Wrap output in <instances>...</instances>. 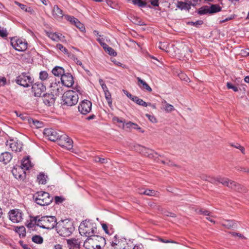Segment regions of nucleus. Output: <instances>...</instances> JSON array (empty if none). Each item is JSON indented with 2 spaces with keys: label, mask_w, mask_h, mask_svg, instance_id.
Returning <instances> with one entry per match:
<instances>
[{
  "label": "nucleus",
  "mask_w": 249,
  "mask_h": 249,
  "mask_svg": "<svg viewBox=\"0 0 249 249\" xmlns=\"http://www.w3.org/2000/svg\"><path fill=\"white\" fill-rule=\"evenodd\" d=\"M161 162L164 164H167L168 166H175L176 165L171 160H161Z\"/></svg>",
  "instance_id": "nucleus-56"
},
{
  "label": "nucleus",
  "mask_w": 249,
  "mask_h": 249,
  "mask_svg": "<svg viewBox=\"0 0 249 249\" xmlns=\"http://www.w3.org/2000/svg\"><path fill=\"white\" fill-rule=\"evenodd\" d=\"M52 73L55 76L61 77L65 73V71L62 67L56 66L53 69Z\"/></svg>",
  "instance_id": "nucleus-23"
},
{
  "label": "nucleus",
  "mask_w": 249,
  "mask_h": 249,
  "mask_svg": "<svg viewBox=\"0 0 249 249\" xmlns=\"http://www.w3.org/2000/svg\"><path fill=\"white\" fill-rule=\"evenodd\" d=\"M64 199L62 196H55L54 197V201L56 204H59L64 201Z\"/></svg>",
  "instance_id": "nucleus-53"
},
{
  "label": "nucleus",
  "mask_w": 249,
  "mask_h": 249,
  "mask_svg": "<svg viewBox=\"0 0 249 249\" xmlns=\"http://www.w3.org/2000/svg\"><path fill=\"white\" fill-rule=\"evenodd\" d=\"M227 87L228 89H232L234 91H238V88L234 86H233L231 83L228 82L227 83Z\"/></svg>",
  "instance_id": "nucleus-50"
},
{
  "label": "nucleus",
  "mask_w": 249,
  "mask_h": 249,
  "mask_svg": "<svg viewBox=\"0 0 249 249\" xmlns=\"http://www.w3.org/2000/svg\"><path fill=\"white\" fill-rule=\"evenodd\" d=\"M106 244L105 238L95 235L91 237L87 238L84 242V246L87 249H102Z\"/></svg>",
  "instance_id": "nucleus-4"
},
{
  "label": "nucleus",
  "mask_w": 249,
  "mask_h": 249,
  "mask_svg": "<svg viewBox=\"0 0 249 249\" xmlns=\"http://www.w3.org/2000/svg\"><path fill=\"white\" fill-rule=\"evenodd\" d=\"M65 18L69 21H70L72 24H74L76 20H77V18L71 16L69 15H65Z\"/></svg>",
  "instance_id": "nucleus-45"
},
{
  "label": "nucleus",
  "mask_w": 249,
  "mask_h": 249,
  "mask_svg": "<svg viewBox=\"0 0 249 249\" xmlns=\"http://www.w3.org/2000/svg\"><path fill=\"white\" fill-rule=\"evenodd\" d=\"M6 82V79L4 77H0V86H4Z\"/></svg>",
  "instance_id": "nucleus-60"
},
{
  "label": "nucleus",
  "mask_w": 249,
  "mask_h": 249,
  "mask_svg": "<svg viewBox=\"0 0 249 249\" xmlns=\"http://www.w3.org/2000/svg\"><path fill=\"white\" fill-rule=\"evenodd\" d=\"M132 2L134 4L137 5L140 7H143L146 5V3L142 0H133Z\"/></svg>",
  "instance_id": "nucleus-37"
},
{
  "label": "nucleus",
  "mask_w": 249,
  "mask_h": 249,
  "mask_svg": "<svg viewBox=\"0 0 249 249\" xmlns=\"http://www.w3.org/2000/svg\"><path fill=\"white\" fill-rule=\"evenodd\" d=\"M32 241L36 244H41L43 243V238L40 235H36L32 237Z\"/></svg>",
  "instance_id": "nucleus-36"
},
{
  "label": "nucleus",
  "mask_w": 249,
  "mask_h": 249,
  "mask_svg": "<svg viewBox=\"0 0 249 249\" xmlns=\"http://www.w3.org/2000/svg\"><path fill=\"white\" fill-rule=\"evenodd\" d=\"M48 76V73L45 71H42L39 73V77L42 80H46Z\"/></svg>",
  "instance_id": "nucleus-47"
},
{
  "label": "nucleus",
  "mask_w": 249,
  "mask_h": 249,
  "mask_svg": "<svg viewBox=\"0 0 249 249\" xmlns=\"http://www.w3.org/2000/svg\"><path fill=\"white\" fill-rule=\"evenodd\" d=\"M209 8L210 14L215 13L220 11L221 10V8L217 4H212Z\"/></svg>",
  "instance_id": "nucleus-31"
},
{
  "label": "nucleus",
  "mask_w": 249,
  "mask_h": 249,
  "mask_svg": "<svg viewBox=\"0 0 249 249\" xmlns=\"http://www.w3.org/2000/svg\"><path fill=\"white\" fill-rule=\"evenodd\" d=\"M73 24L75 25L78 28H79L81 31H84L85 30L83 24L81 23L77 19L76 20L75 23Z\"/></svg>",
  "instance_id": "nucleus-42"
},
{
  "label": "nucleus",
  "mask_w": 249,
  "mask_h": 249,
  "mask_svg": "<svg viewBox=\"0 0 249 249\" xmlns=\"http://www.w3.org/2000/svg\"><path fill=\"white\" fill-rule=\"evenodd\" d=\"M15 231L18 233L20 237H23L26 236V230L24 226L17 227Z\"/></svg>",
  "instance_id": "nucleus-30"
},
{
  "label": "nucleus",
  "mask_w": 249,
  "mask_h": 249,
  "mask_svg": "<svg viewBox=\"0 0 249 249\" xmlns=\"http://www.w3.org/2000/svg\"><path fill=\"white\" fill-rule=\"evenodd\" d=\"M57 141L59 145L67 149H71L73 147L72 140L66 134L60 135Z\"/></svg>",
  "instance_id": "nucleus-10"
},
{
  "label": "nucleus",
  "mask_w": 249,
  "mask_h": 249,
  "mask_svg": "<svg viewBox=\"0 0 249 249\" xmlns=\"http://www.w3.org/2000/svg\"><path fill=\"white\" fill-rule=\"evenodd\" d=\"M38 217H35L33 219L35 224L43 229L51 230L56 226V219L53 216H44L37 219Z\"/></svg>",
  "instance_id": "nucleus-3"
},
{
  "label": "nucleus",
  "mask_w": 249,
  "mask_h": 249,
  "mask_svg": "<svg viewBox=\"0 0 249 249\" xmlns=\"http://www.w3.org/2000/svg\"><path fill=\"white\" fill-rule=\"evenodd\" d=\"M208 181L216 184L218 183H220L223 185L234 190L235 191L243 193L246 192V189L243 188L240 184L235 182V181L231 180L228 178L221 177L213 178L209 176Z\"/></svg>",
  "instance_id": "nucleus-1"
},
{
  "label": "nucleus",
  "mask_w": 249,
  "mask_h": 249,
  "mask_svg": "<svg viewBox=\"0 0 249 249\" xmlns=\"http://www.w3.org/2000/svg\"><path fill=\"white\" fill-rule=\"evenodd\" d=\"M6 145L9 146L13 151L18 152L21 151L22 144L17 139H11L6 142Z\"/></svg>",
  "instance_id": "nucleus-13"
},
{
  "label": "nucleus",
  "mask_w": 249,
  "mask_h": 249,
  "mask_svg": "<svg viewBox=\"0 0 249 249\" xmlns=\"http://www.w3.org/2000/svg\"><path fill=\"white\" fill-rule=\"evenodd\" d=\"M134 125H135V126H133L132 128H133L134 129L138 130L142 133L144 132V131L142 130L141 127H140L137 124L134 123Z\"/></svg>",
  "instance_id": "nucleus-62"
},
{
  "label": "nucleus",
  "mask_w": 249,
  "mask_h": 249,
  "mask_svg": "<svg viewBox=\"0 0 249 249\" xmlns=\"http://www.w3.org/2000/svg\"><path fill=\"white\" fill-rule=\"evenodd\" d=\"M119 242L120 241L118 239V236L116 235L114 237V240L111 242V246L115 249H118L117 247H116V246L119 244Z\"/></svg>",
  "instance_id": "nucleus-39"
},
{
  "label": "nucleus",
  "mask_w": 249,
  "mask_h": 249,
  "mask_svg": "<svg viewBox=\"0 0 249 249\" xmlns=\"http://www.w3.org/2000/svg\"><path fill=\"white\" fill-rule=\"evenodd\" d=\"M105 98L107 102L108 106L110 107H111L112 106V101L111 98V95L109 91H107L106 92H104Z\"/></svg>",
  "instance_id": "nucleus-33"
},
{
  "label": "nucleus",
  "mask_w": 249,
  "mask_h": 249,
  "mask_svg": "<svg viewBox=\"0 0 249 249\" xmlns=\"http://www.w3.org/2000/svg\"><path fill=\"white\" fill-rule=\"evenodd\" d=\"M24 11H25L26 12H28L30 14H34L35 13L34 10L32 8L27 6V8H26V9H24Z\"/></svg>",
  "instance_id": "nucleus-59"
},
{
  "label": "nucleus",
  "mask_w": 249,
  "mask_h": 249,
  "mask_svg": "<svg viewBox=\"0 0 249 249\" xmlns=\"http://www.w3.org/2000/svg\"><path fill=\"white\" fill-rule=\"evenodd\" d=\"M68 244L70 246V249H77L79 247L78 240L76 239H71L67 240Z\"/></svg>",
  "instance_id": "nucleus-25"
},
{
  "label": "nucleus",
  "mask_w": 249,
  "mask_h": 249,
  "mask_svg": "<svg viewBox=\"0 0 249 249\" xmlns=\"http://www.w3.org/2000/svg\"><path fill=\"white\" fill-rule=\"evenodd\" d=\"M124 93L128 97L132 100V98H134L135 96H133L131 94L129 93L127 90H123Z\"/></svg>",
  "instance_id": "nucleus-61"
},
{
  "label": "nucleus",
  "mask_w": 249,
  "mask_h": 249,
  "mask_svg": "<svg viewBox=\"0 0 249 249\" xmlns=\"http://www.w3.org/2000/svg\"><path fill=\"white\" fill-rule=\"evenodd\" d=\"M62 84L67 87H71L74 84L73 78L70 73H65L61 77Z\"/></svg>",
  "instance_id": "nucleus-17"
},
{
  "label": "nucleus",
  "mask_w": 249,
  "mask_h": 249,
  "mask_svg": "<svg viewBox=\"0 0 249 249\" xmlns=\"http://www.w3.org/2000/svg\"><path fill=\"white\" fill-rule=\"evenodd\" d=\"M203 21L202 20H197L196 22H188L189 24H190L191 25H193L196 26V27H199V26L202 24H203Z\"/></svg>",
  "instance_id": "nucleus-46"
},
{
  "label": "nucleus",
  "mask_w": 249,
  "mask_h": 249,
  "mask_svg": "<svg viewBox=\"0 0 249 249\" xmlns=\"http://www.w3.org/2000/svg\"><path fill=\"white\" fill-rule=\"evenodd\" d=\"M52 14L53 18L56 20L61 19L65 16L63 13V10L57 5H54Z\"/></svg>",
  "instance_id": "nucleus-18"
},
{
  "label": "nucleus",
  "mask_w": 249,
  "mask_h": 249,
  "mask_svg": "<svg viewBox=\"0 0 249 249\" xmlns=\"http://www.w3.org/2000/svg\"><path fill=\"white\" fill-rule=\"evenodd\" d=\"M159 240L162 242V243H176V242L174 241H171V240H164L162 238H160Z\"/></svg>",
  "instance_id": "nucleus-63"
},
{
  "label": "nucleus",
  "mask_w": 249,
  "mask_h": 249,
  "mask_svg": "<svg viewBox=\"0 0 249 249\" xmlns=\"http://www.w3.org/2000/svg\"><path fill=\"white\" fill-rule=\"evenodd\" d=\"M132 101L137 103L138 105L143 106L147 107L148 105H151V104H147L142 99L139 98L137 96H135L134 98H132Z\"/></svg>",
  "instance_id": "nucleus-29"
},
{
  "label": "nucleus",
  "mask_w": 249,
  "mask_h": 249,
  "mask_svg": "<svg viewBox=\"0 0 249 249\" xmlns=\"http://www.w3.org/2000/svg\"><path fill=\"white\" fill-rule=\"evenodd\" d=\"M138 85L142 90H145L147 91L151 92L152 89L143 80L141 79L140 77H137Z\"/></svg>",
  "instance_id": "nucleus-22"
},
{
  "label": "nucleus",
  "mask_w": 249,
  "mask_h": 249,
  "mask_svg": "<svg viewBox=\"0 0 249 249\" xmlns=\"http://www.w3.org/2000/svg\"><path fill=\"white\" fill-rule=\"evenodd\" d=\"M49 91L56 97L63 92V88L61 84L58 82H53L50 86Z\"/></svg>",
  "instance_id": "nucleus-15"
},
{
  "label": "nucleus",
  "mask_w": 249,
  "mask_h": 249,
  "mask_svg": "<svg viewBox=\"0 0 249 249\" xmlns=\"http://www.w3.org/2000/svg\"><path fill=\"white\" fill-rule=\"evenodd\" d=\"M11 45L19 52L24 51L27 48V42L22 38H17L16 37L11 38Z\"/></svg>",
  "instance_id": "nucleus-8"
},
{
  "label": "nucleus",
  "mask_w": 249,
  "mask_h": 249,
  "mask_svg": "<svg viewBox=\"0 0 249 249\" xmlns=\"http://www.w3.org/2000/svg\"><path fill=\"white\" fill-rule=\"evenodd\" d=\"M109 55L115 56L117 55V53L112 48L108 47L107 48V50L105 51Z\"/></svg>",
  "instance_id": "nucleus-44"
},
{
  "label": "nucleus",
  "mask_w": 249,
  "mask_h": 249,
  "mask_svg": "<svg viewBox=\"0 0 249 249\" xmlns=\"http://www.w3.org/2000/svg\"><path fill=\"white\" fill-rule=\"evenodd\" d=\"M17 168L15 169H13L12 171V173L13 174V175L15 176V177L17 178H20V179H21L22 178V175H18L17 174Z\"/></svg>",
  "instance_id": "nucleus-54"
},
{
  "label": "nucleus",
  "mask_w": 249,
  "mask_h": 249,
  "mask_svg": "<svg viewBox=\"0 0 249 249\" xmlns=\"http://www.w3.org/2000/svg\"><path fill=\"white\" fill-rule=\"evenodd\" d=\"M145 116L148 118L149 120L153 123H157V121L156 118L154 115L146 114Z\"/></svg>",
  "instance_id": "nucleus-51"
},
{
  "label": "nucleus",
  "mask_w": 249,
  "mask_h": 249,
  "mask_svg": "<svg viewBox=\"0 0 249 249\" xmlns=\"http://www.w3.org/2000/svg\"><path fill=\"white\" fill-rule=\"evenodd\" d=\"M7 35L8 33L6 29L0 27V36L2 37H5Z\"/></svg>",
  "instance_id": "nucleus-49"
},
{
  "label": "nucleus",
  "mask_w": 249,
  "mask_h": 249,
  "mask_svg": "<svg viewBox=\"0 0 249 249\" xmlns=\"http://www.w3.org/2000/svg\"><path fill=\"white\" fill-rule=\"evenodd\" d=\"M32 167V164L30 159V157L27 156L23 158L22 160L21 164L20 167H18V170L23 172L22 170H27Z\"/></svg>",
  "instance_id": "nucleus-19"
},
{
  "label": "nucleus",
  "mask_w": 249,
  "mask_h": 249,
  "mask_svg": "<svg viewBox=\"0 0 249 249\" xmlns=\"http://www.w3.org/2000/svg\"><path fill=\"white\" fill-rule=\"evenodd\" d=\"M196 212L199 214H203L208 216H213L210 212L202 209H197L196 210Z\"/></svg>",
  "instance_id": "nucleus-34"
},
{
  "label": "nucleus",
  "mask_w": 249,
  "mask_h": 249,
  "mask_svg": "<svg viewBox=\"0 0 249 249\" xmlns=\"http://www.w3.org/2000/svg\"><path fill=\"white\" fill-rule=\"evenodd\" d=\"M56 47L57 49L60 50L61 51L63 52L64 53L68 54V50L64 47L62 44H58L56 45Z\"/></svg>",
  "instance_id": "nucleus-48"
},
{
  "label": "nucleus",
  "mask_w": 249,
  "mask_h": 249,
  "mask_svg": "<svg viewBox=\"0 0 249 249\" xmlns=\"http://www.w3.org/2000/svg\"><path fill=\"white\" fill-rule=\"evenodd\" d=\"M95 161L96 162H100L101 163H105L107 162V159L97 157L95 158Z\"/></svg>",
  "instance_id": "nucleus-52"
},
{
  "label": "nucleus",
  "mask_w": 249,
  "mask_h": 249,
  "mask_svg": "<svg viewBox=\"0 0 249 249\" xmlns=\"http://www.w3.org/2000/svg\"><path fill=\"white\" fill-rule=\"evenodd\" d=\"M74 227L72 223L65 219L57 222L56 230L57 233L61 236L67 237L71 234L74 231Z\"/></svg>",
  "instance_id": "nucleus-2"
},
{
  "label": "nucleus",
  "mask_w": 249,
  "mask_h": 249,
  "mask_svg": "<svg viewBox=\"0 0 249 249\" xmlns=\"http://www.w3.org/2000/svg\"><path fill=\"white\" fill-rule=\"evenodd\" d=\"M157 192L153 190L150 189H146L143 192V195L148 196H155L157 194Z\"/></svg>",
  "instance_id": "nucleus-40"
},
{
  "label": "nucleus",
  "mask_w": 249,
  "mask_h": 249,
  "mask_svg": "<svg viewBox=\"0 0 249 249\" xmlns=\"http://www.w3.org/2000/svg\"><path fill=\"white\" fill-rule=\"evenodd\" d=\"M198 13L201 15L209 13V8L208 6L202 7L199 8Z\"/></svg>",
  "instance_id": "nucleus-38"
},
{
  "label": "nucleus",
  "mask_w": 249,
  "mask_h": 249,
  "mask_svg": "<svg viewBox=\"0 0 249 249\" xmlns=\"http://www.w3.org/2000/svg\"><path fill=\"white\" fill-rule=\"evenodd\" d=\"M92 103L88 100H83L79 104L78 108L79 111L82 114H87L90 112L91 110Z\"/></svg>",
  "instance_id": "nucleus-12"
},
{
  "label": "nucleus",
  "mask_w": 249,
  "mask_h": 249,
  "mask_svg": "<svg viewBox=\"0 0 249 249\" xmlns=\"http://www.w3.org/2000/svg\"><path fill=\"white\" fill-rule=\"evenodd\" d=\"M15 3L23 11H24V9H26V8H27V6L26 5H25L24 4H21V3H19L18 1H15Z\"/></svg>",
  "instance_id": "nucleus-58"
},
{
  "label": "nucleus",
  "mask_w": 249,
  "mask_h": 249,
  "mask_svg": "<svg viewBox=\"0 0 249 249\" xmlns=\"http://www.w3.org/2000/svg\"><path fill=\"white\" fill-rule=\"evenodd\" d=\"M163 108L166 112H171L175 110L174 106L170 104H166V106H164Z\"/></svg>",
  "instance_id": "nucleus-41"
},
{
  "label": "nucleus",
  "mask_w": 249,
  "mask_h": 249,
  "mask_svg": "<svg viewBox=\"0 0 249 249\" xmlns=\"http://www.w3.org/2000/svg\"><path fill=\"white\" fill-rule=\"evenodd\" d=\"M78 99V95L76 92L69 90L63 94L62 104L63 106L71 107L77 103Z\"/></svg>",
  "instance_id": "nucleus-6"
},
{
  "label": "nucleus",
  "mask_w": 249,
  "mask_h": 249,
  "mask_svg": "<svg viewBox=\"0 0 249 249\" xmlns=\"http://www.w3.org/2000/svg\"><path fill=\"white\" fill-rule=\"evenodd\" d=\"M102 227L103 230L105 231V232L108 234L111 235L114 232L113 229L112 228V227H110V229L109 230L107 225L105 223L102 224Z\"/></svg>",
  "instance_id": "nucleus-35"
},
{
  "label": "nucleus",
  "mask_w": 249,
  "mask_h": 249,
  "mask_svg": "<svg viewBox=\"0 0 249 249\" xmlns=\"http://www.w3.org/2000/svg\"><path fill=\"white\" fill-rule=\"evenodd\" d=\"M32 91L35 96L40 97L46 90V87L41 82H38L32 85Z\"/></svg>",
  "instance_id": "nucleus-16"
},
{
  "label": "nucleus",
  "mask_w": 249,
  "mask_h": 249,
  "mask_svg": "<svg viewBox=\"0 0 249 249\" xmlns=\"http://www.w3.org/2000/svg\"><path fill=\"white\" fill-rule=\"evenodd\" d=\"M44 135L51 141H57L60 134L55 130L52 128H46L44 130Z\"/></svg>",
  "instance_id": "nucleus-14"
},
{
  "label": "nucleus",
  "mask_w": 249,
  "mask_h": 249,
  "mask_svg": "<svg viewBox=\"0 0 249 249\" xmlns=\"http://www.w3.org/2000/svg\"><path fill=\"white\" fill-rule=\"evenodd\" d=\"M49 36L50 38L54 41L60 40L62 39V38L64 37V36L62 35V34L56 33H50L49 35Z\"/></svg>",
  "instance_id": "nucleus-28"
},
{
  "label": "nucleus",
  "mask_w": 249,
  "mask_h": 249,
  "mask_svg": "<svg viewBox=\"0 0 249 249\" xmlns=\"http://www.w3.org/2000/svg\"><path fill=\"white\" fill-rule=\"evenodd\" d=\"M191 3L184 2L182 1H178L177 6L181 10H188L191 8Z\"/></svg>",
  "instance_id": "nucleus-26"
},
{
  "label": "nucleus",
  "mask_w": 249,
  "mask_h": 249,
  "mask_svg": "<svg viewBox=\"0 0 249 249\" xmlns=\"http://www.w3.org/2000/svg\"><path fill=\"white\" fill-rule=\"evenodd\" d=\"M133 126H135L134 123H132L130 121L126 123L125 124H124V127L125 126L126 128H128L129 130H130L131 128H132Z\"/></svg>",
  "instance_id": "nucleus-55"
},
{
  "label": "nucleus",
  "mask_w": 249,
  "mask_h": 249,
  "mask_svg": "<svg viewBox=\"0 0 249 249\" xmlns=\"http://www.w3.org/2000/svg\"><path fill=\"white\" fill-rule=\"evenodd\" d=\"M56 97L52 93L43 94V101L44 104L48 106H51L55 102Z\"/></svg>",
  "instance_id": "nucleus-20"
},
{
  "label": "nucleus",
  "mask_w": 249,
  "mask_h": 249,
  "mask_svg": "<svg viewBox=\"0 0 249 249\" xmlns=\"http://www.w3.org/2000/svg\"><path fill=\"white\" fill-rule=\"evenodd\" d=\"M112 120L114 122H117V123H119L122 124V127L123 128H124V120H123L122 119H120L119 117H116V116H114L112 118Z\"/></svg>",
  "instance_id": "nucleus-43"
},
{
  "label": "nucleus",
  "mask_w": 249,
  "mask_h": 249,
  "mask_svg": "<svg viewBox=\"0 0 249 249\" xmlns=\"http://www.w3.org/2000/svg\"><path fill=\"white\" fill-rule=\"evenodd\" d=\"M47 176L45 175L43 173H40L37 177V180L39 183L42 184H45L46 183V178Z\"/></svg>",
  "instance_id": "nucleus-32"
},
{
  "label": "nucleus",
  "mask_w": 249,
  "mask_h": 249,
  "mask_svg": "<svg viewBox=\"0 0 249 249\" xmlns=\"http://www.w3.org/2000/svg\"><path fill=\"white\" fill-rule=\"evenodd\" d=\"M12 159V156L8 152H3L0 155V161L3 162L4 164L9 162Z\"/></svg>",
  "instance_id": "nucleus-21"
},
{
  "label": "nucleus",
  "mask_w": 249,
  "mask_h": 249,
  "mask_svg": "<svg viewBox=\"0 0 249 249\" xmlns=\"http://www.w3.org/2000/svg\"><path fill=\"white\" fill-rule=\"evenodd\" d=\"M79 230L81 235H84L88 238H90L95 235L96 227L94 223L89 220H85L80 224Z\"/></svg>",
  "instance_id": "nucleus-5"
},
{
  "label": "nucleus",
  "mask_w": 249,
  "mask_h": 249,
  "mask_svg": "<svg viewBox=\"0 0 249 249\" xmlns=\"http://www.w3.org/2000/svg\"><path fill=\"white\" fill-rule=\"evenodd\" d=\"M151 4L154 6H158L159 5V0H152L151 1Z\"/></svg>",
  "instance_id": "nucleus-64"
},
{
  "label": "nucleus",
  "mask_w": 249,
  "mask_h": 249,
  "mask_svg": "<svg viewBox=\"0 0 249 249\" xmlns=\"http://www.w3.org/2000/svg\"><path fill=\"white\" fill-rule=\"evenodd\" d=\"M16 83L24 87H28L32 85L33 80L32 77L26 73H22L16 80Z\"/></svg>",
  "instance_id": "nucleus-9"
},
{
  "label": "nucleus",
  "mask_w": 249,
  "mask_h": 249,
  "mask_svg": "<svg viewBox=\"0 0 249 249\" xmlns=\"http://www.w3.org/2000/svg\"><path fill=\"white\" fill-rule=\"evenodd\" d=\"M9 217L10 220L13 223H19L23 219V213L20 210L15 209L9 211Z\"/></svg>",
  "instance_id": "nucleus-11"
},
{
  "label": "nucleus",
  "mask_w": 249,
  "mask_h": 249,
  "mask_svg": "<svg viewBox=\"0 0 249 249\" xmlns=\"http://www.w3.org/2000/svg\"><path fill=\"white\" fill-rule=\"evenodd\" d=\"M235 223L234 221L229 220H225L224 222L221 223L222 226L228 229L234 228L235 227Z\"/></svg>",
  "instance_id": "nucleus-27"
},
{
  "label": "nucleus",
  "mask_w": 249,
  "mask_h": 249,
  "mask_svg": "<svg viewBox=\"0 0 249 249\" xmlns=\"http://www.w3.org/2000/svg\"><path fill=\"white\" fill-rule=\"evenodd\" d=\"M35 202L40 206H47L49 205L53 201V198L50 195L46 192H37L34 196Z\"/></svg>",
  "instance_id": "nucleus-7"
},
{
  "label": "nucleus",
  "mask_w": 249,
  "mask_h": 249,
  "mask_svg": "<svg viewBox=\"0 0 249 249\" xmlns=\"http://www.w3.org/2000/svg\"><path fill=\"white\" fill-rule=\"evenodd\" d=\"M28 121L31 126H35L36 128H41L43 126V122L37 120H34L32 118H30L28 119Z\"/></svg>",
  "instance_id": "nucleus-24"
},
{
  "label": "nucleus",
  "mask_w": 249,
  "mask_h": 249,
  "mask_svg": "<svg viewBox=\"0 0 249 249\" xmlns=\"http://www.w3.org/2000/svg\"><path fill=\"white\" fill-rule=\"evenodd\" d=\"M166 43H161V42H160L159 43V48L160 49H161L162 50H164L165 51H167L166 50V49H167V47H166Z\"/></svg>",
  "instance_id": "nucleus-57"
}]
</instances>
